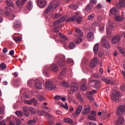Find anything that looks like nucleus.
Instances as JSON below:
<instances>
[{
    "label": "nucleus",
    "mask_w": 125,
    "mask_h": 125,
    "mask_svg": "<svg viewBox=\"0 0 125 125\" xmlns=\"http://www.w3.org/2000/svg\"><path fill=\"white\" fill-rule=\"evenodd\" d=\"M121 95V92L115 90L114 91L113 93L111 96V99L112 101H115L117 102L119 100V98H120V96Z\"/></svg>",
    "instance_id": "nucleus-4"
},
{
    "label": "nucleus",
    "mask_w": 125,
    "mask_h": 125,
    "mask_svg": "<svg viewBox=\"0 0 125 125\" xmlns=\"http://www.w3.org/2000/svg\"><path fill=\"white\" fill-rule=\"evenodd\" d=\"M27 84L29 85V87H32V86H35L36 84V80H30L27 82Z\"/></svg>",
    "instance_id": "nucleus-23"
},
{
    "label": "nucleus",
    "mask_w": 125,
    "mask_h": 125,
    "mask_svg": "<svg viewBox=\"0 0 125 125\" xmlns=\"http://www.w3.org/2000/svg\"><path fill=\"white\" fill-rule=\"evenodd\" d=\"M61 84L62 86H63V87H66L67 88L69 87V84L65 81H63L62 82Z\"/></svg>",
    "instance_id": "nucleus-40"
},
{
    "label": "nucleus",
    "mask_w": 125,
    "mask_h": 125,
    "mask_svg": "<svg viewBox=\"0 0 125 125\" xmlns=\"http://www.w3.org/2000/svg\"><path fill=\"white\" fill-rule=\"evenodd\" d=\"M69 47L70 49H74L76 47V43L71 42L69 43Z\"/></svg>",
    "instance_id": "nucleus-33"
},
{
    "label": "nucleus",
    "mask_w": 125,
    "mask_h": 125,
    "mask_svg": "<svg viewBox=\"0 0 125 125\" xmlns=\"http://www.w3.org/2000/svg\"><path fill=\"white\" fill-rule=\"evenodd\" d=\"M88 118L91 121H96V118H95V116L93 115H89Z\"/></svg>",
    "instance_id": "nucleus-44"
},
{
    "label": "nucleus",
    "mask_w": 125,
    "mask_h": 125,
    "mask_svg": "<svg viewBox=\"0 0 125 125\" xmlns=\"http://www.w3.org/2000/svg\"><path fill=\"white\" fill-rule=\"evenodd\" d=\"M93 8V6L92 4L89 3L87 5L86 8H85V12H88V11H90Z\"/></svg>",
    "instance_id": "nucleus-24"
},
{
    "label": "nucleus",
    "mask_w": 125,
    "mask_h": 125,
    "mask_svg": "<svg viewBox=\"0 0 125 125\" xmlns=\"http://www.w3.org/2000/svg\"><path fill=\"white\" fill-rule=\"evenodd\" d=\"M27 0H21V2H20V0H17L16 2V7L18 8H22L24 3H25Z\"/></svg>",
    "instance_id": "nucleus-9"
},
{
    "label": "nucleus",
    "mask_w": 125,
    "mask_h": 125,
    "mask_svg": "<svg viewBox=\"0 0 125 125\" xmlns=\"http://www.w3.org/2000/svg\"><path fill=\"white\" fill-rule=\"evenodd\" d=\"M15 124H16V125H20V122L19 121V120L16 119L15 120Z\"/></svg>",
    "instance_id": "nucleus-62"
},
{
    "label": "nucleus",
    "mask_w": 125,
    "mask_h": 125,
    "mask_svg": "<svg viewBox=\"0 0 125 125\" xmlns=\"http://www.w3.org/2000/svg\"><path fill=\"white\" fill-rule=\"evenodd\" d=\"M98 63V58H94L91 61L89 64V67L90 68H94L97 63Z\"/></svg>",
    "instance_id": "nucleus-8"
},
{
    "label": "nucleus",
    "mask_w": 125,
    "mask_h": 125,
    "mask_svg": "<svg viewBox=\"0 0 125 125\" xmlns=\"http://www.w3.org/2000/svg\"><path fill=\"white\" fill-rule=\"evenodd\" d=\"M101 85V83H100V82L97 81L95 82L94 84V87H95V88H99Z\"/></svg>",
    "instance_id": "nucleus-37"
},
{
    "label": "nucleus",
    "mask_w": 125,
    "mask_h": 125,
    "mask_svg": "<svg viewBox=\"0 0 125 125\" xmlns=\"http://www.w3.org/2000/svg\"><path fill=\"white\" fill-rule=\"evenodd\" d=\"M67 99H68L69 102H71L72 101V100L73 99V96H72L71 95H68Z\"/></svg>",
    "instance_id": "nucleus-61"
},
{
    "label": "nucleus",
    "mask_w": 125,
    "mask_h": 125,
    "mask_svg": "<svg viewBox=\"0 0 125 125\" xmlns=\"http://www.w3.org/2000/svg\"><path fill=\"white\" fill-rule=\"evenodd\" d=\"M77 96L78 100L83 103V98H82V96L81 95V94L80 93H78Z\"/></svg>",
    "instance_id": "nucleus-39"
},
{
    "label": "nucleus",
    "mask_w": 125,
    "mask_h": 125,
    "mask_svg": "<svg viewBox=\"0 0 125 125\" xmlns=\"http://www.w3.org/2000/svg\"><path fill=\"white\" fill-rule=\"evenodd\" d=\"M45 117L48 118V119H52V115L47 112V114H45Z\"/></svg>",
    "instance_id": "nucleus-60"
},
{
    "label": "nucleus",
    "mask_w": 125,
    "mask_h": 125,
    "mask_svg": "<svg viewBox=\"0 0 125 125\" xmlns=\"http://www.w3.org/2000/svg\"><path fill=\"white\" fill-rule=\"evenodd\" d=\"M38 114L40 116H45V114L47 115V112H45V110H38Z\"/></svg>",
    "instance_id": "nucleus-31"
},
{
    "label": "nucleus",
    "mask_w": 125,
    "mask_h": 125,
    "mask_svg": "<svg viewBox=\"0 0 125 125\" xmlns=\"http://www.w3.org/2000/svg\"><path fill=\"white\" fill-rule=\"evenodd\" d=\"M87 39L89 42H91L94 40V34L91 32H89L87 35Z\"/></svg>",
    "instance_id": "nucleus-14"
},
{
    "label": "nucleus",
    "mask_w": 125,
    "mask_h": 125,
    "mask_svg": "<svg viewBox=\"0 0 125 125\" xmlns=\"http://www.w3.org/2000/svg\"><path fill=\"white\" fill-rule=\"evenodd\" d=\"M5 3L8 5V6H10V7H13V3L11 0H6L5 1Z\"/></svg>",
    "instance_id": "nucleus-32"
},
{
    "label": "nucleus",
    "mask_w": 125,
    "mask_h": 125,
    "mask_svg": "<svg viewBox=\"0 0 125 125\" xmlns=\"http://www.w3.org/2000/svg\"><path fill=\"white\" fill-rule=\"evenodd\" d=\"M91 116H96V115H97V113L96 112V111H95V110H92L91 111Z\"/></svg>",
    "instance_id": "nucleus-57"
},
{
    "label": "nucleus",
    "mask_w": 125,
    "mask_h": 125,
    "mask_svg": "<svg viewBox=\"0 0 125 125\" xmlns=\"http://www.w3.org/2000/svg\"><path fill=\"white\" fill-rule=\"evenodd\" d=\"M27 8L28 10H32L33 8V2L30 0H28L27 2Z\"/></svg>",
    "instance_id": "nucleus-26"
},
{
    "label": "nucleus",
    "mask_w": 125,
    "mask_h": 125,
    "mask_svg": "<svg viewBox=\"0 0 125 125\" xmlns=\"http://www.w3.org/2000/svg\"><path fill=\"white\" fill-rule=\"evenodd\" d=\"M59 35H60V38H61V39H62V40H64L65 41L68 40V38H67V37L65 36L62 34L60 33Z\"/></svg>",
    "instance_id": "nucleus-48"
},
{
    "label": "nucleus",
    "mask_w": 125,
    "mask_h": 125,
    "mask_svg": "<svg viewBox=\"0 0 125 125\" xmlns=\"http://www.w3.org/2000/svg\"><path fill=\"white\" fill-rule=\"evenodd\" d=\"M118 110H125V104L124 105H121L118 107Z\"/></svg>",
    "instance_id": "nucleus-54"
},
{
    "label": "nucleus",
    "mask_w": 125,
    "mask_h": 125,
    "mask_svg": "<svg viewBox=\"0 0 125 125\" xmlns=\"http://www.w3.org/2000/svg\"><path fill=\"white\" fill-rule=\"evenodd\" d=\"M37 98L39 101H43L44 100L43 97L41 95H37Z\"/></svg>",
    "instance_id": "nucleus-41"
},
{
    "label": "nucleus",
    "mask_w": 125,
    "mask_h": 125,
    "mask_svg": "<svg viewBox=\"0 0 125 125\" xmlns=\"http://www.w3.org/2000/svg\"><path fill=\"white\" fill-rule=\"evenodd\" d=\"M65 57L62 56L58 60V64L60 67H63V66L65 65Z\"/></svg>",
    "instance_id": "nucleus-11"
},
{
    "label": "nucleus",
    "mask_w": 125,
    "mask_h": 125,
    "mask_svg": "<svg viewBox=\"0 0 125 125\" xmlns=\"http://www.w3.org/2000/svg\"><path fill=\"white\" fill-rule=\"evenodd\" d=\"M21 26V22L19 21H16L13 25L14 29L18 32L19 31V28Z\"/></svg>",
    "instance_id": "nucleus-10"
},
{
    "label": "nucleus",
    "mask_w": 125,
    "mask_h": 125,
    "mask_svg": "<svg viewBox=\"0 0 125 125\" xmlns=\"http://www.w3.org/2000/svg\"><path fill=\"white\" fill-rule=\"evenodd\" d=\"M114 28V26L110 22H108L106 24V32L108 35H111L112 32L111 30Z\"/></svg>",
    "instance_id": "nucleus-7"
},
{
    "label": "nucleus",
    "mask_w": 125,
    "mask_h": 125,
    "mask_svg": "<svg viewBox=\"0 0 125 125\" xmlns=\"http://www.w3.org/2000/svg\"><path fill=\"white\" fill-rule=\"evenodd\" d=\"M95 15L94 14H91L89 17H88V20H89L90 21L91 20H92V19H93V18H94Z\"/></svg>",
    "instance_id": "nucleus-55"
},
{
    "label": "nucleus",
    "mask_w": 125,
    "mask_h": 125,
    "mask_svg": "<svg viewBox=\"0 0 125 125\" xmlns=\"http://www.w3.org/2000/svg\"><path fill=\"white\" fill-rule=\"evenodd\" d=\"M110 12L113 15H117L118 14V10L116 8H112L110 9Z\"/></svg>",
    "instance_id": "nucleus-30"
},
{
    "label": "nucleus",
    "mask_w": 125,
    "mask_h": 125,
    "mask_svg": "<svg viewBox=\"0 0 125 125\" xmlns=\"http://www.w3.org/2000/svg\"><path fill=\"white\" fill-rule=\"evenodd\" d=\"M65 19L64 17L60 18L58 21H56L54 23V26L58 25L59 24H60V23H62V22H63V21H65Z\"/></svg>",
    "instance_id": "nucleus-21"
},
{
    "label": "nucleus",
    "mask_w": 125,
    "mask_h": 125,
    "mask_svg": "<svg viewBox=\"0 0 125 125\" xmlns=\"http://www.w3.org/2000/svg\"><path fill=\"white\" fill-rule=\"evenodd\" d=\"M90 111L89 110H83L82 113L83 115H87V114L89 113Z\"/></svg>",
    "instance_id": "nucleus-50"
},
{
    "label": "nucleus",
    "mask_w": 125,
    "mask_h": 125,
    "mask_svg": "<svg viewBox=\"0 0 125 125\" xmlns=\"http://www.w3.org/2000/svg\"><path fill=\"white\" fill-rule=\"evenodd\" d=\"M82 42H83V39H82V38H78L76 40V42L78 44L81 43Z\"/></svg>",
    "instance_id": "nucleus-53"
},
{
    "label": "nucleus",
    "mask_w": 125,
    "mask_h": 125,
    "mask_svg": "<svg viewBox=\"0 0 125 125\" xmlns=\"http://www.w3.org/2000/svg\"><path fill=\"white\" fill-rule=\"evenodd\" d=\"M102 81L105 83L106 84H114V82L112 80H108L105 77H103L102 78Z\"/></svg>",
    "instance_id": "nucleus-17"
},
{
    "label": "nucleus",
    "mask_w": 125,
    "mask_h": 125,
    "mask_svg": "<svg viewBox=\"0 0 125 125\" xmlns=\"http://www.w3.org/2000/svg\"><path fill=\"white\" fill-rule=\"evenodd\" d=\"M76 18H77V16H76V14H75V15L72 17H71L69 18L67 20H66V23H68L69 22H76Z\"/></svg>",
    "instance_id": "nucleus-20"
},
{
    "label": "nucleus",
    "mask_w": 125,
    "mask_h": 125,
    "mask_svg": "<svg viewBox=\"0 0 125 125\" xmlns=\"http://www.w3.org/2000/svg\"><path fill=\"white\" fill-rule=\"evenodd\" d=\"M87 82L86 79H83L82 80L81 89L83 90H85L86 89V85H85V83H86Z\"/></svg>",
    "instance_id": "nucleus-18"
},
{
    "label": "nucleus",
    "mask_w": 125,
    "mask_h": 125,
    "mask_svg": "<svg viewBox=\"0 0 125 125\" xmlns=\"http://www.w3.org/2000/svg\"><path fill=\"white\" fill-rule=\"evenodd\" d=\"M101 42H102V45L104 47V48H106V49H108L110 48V43L108 41H106V39L105 38H103L101 40Z\"/></svg>",
    "instance_id": "nucleus-5"
},
{
    "label": "nucleus",
    "mask_w": 125,
    "mask_h": 125,
    "mask_svg": "<svg viewBox=\"0 0 125 125\" xmlns=\"http://www.w3.org/2000/svg\"><path fill=\"white\" fill-rule=\"evenodd\" d=\"M0 68H1V70H5V69H6V65L3 63H2L0 64Z\"/></svg>",
    "instance_id": "nucleus-47"
},
{
    "label": "nucleus",
    "mask_w": 125,
    "mask_h": 125,
    "mask_svg": "<svg viewBox=\"0 0 125 125\" xmlns=\"http://www.w3.org/2000/svg\"><path fill=\"white\" fill-rule=\"evenodd\" d=\"M83 110H90V106L88 105H84Z\"/></svg>",
    "instance_id": "nucleus-59"
},
{
    "label": "nucleus",
    "mask_w": 125,
    "mask_h": 125,
    "mask_svg": "<svg viewBox=\"0 0 125 125\" xmlns=\"http://www.w3.org/2000/svg\"><path fill=\"white\" fill-rule=\"evenodd\" d=\"M56 86L53 84V82L50 81H47L46 82L45 88L48 90H52V89H55Z\"/></svg>",
    "instance_id": "nucleus-3"
},
{
    "label": "nucleus",
    "mask_w": 125,
    "mask_h": 125,
    "mask_svg": "<svg viewBox=\"0 0 125 125\" xmlns=\"http://www.w3.org/2000/svg\"><path fill=\"white\" fill-rule=\"evenodd\" d=\"M23 114L26 116V117H29V116H30V110H24L23 111Z\"/></svg>",
    "instance_id": "nucleus-43"
},
{
    "label": "nucleus",
    "mask_w": 125,
    "mask_h": 125,
    "mask_svg": "<svg viewBox=\"0 0 125 125\" xmlns=\"http://www.w3.org/2000/svg\"><path fill=\"white\" fill-rule=\"evenodd\" d=\"M49 70H50V71H52V72H53V73H58V72H59L58 65L55 63H52L50 65L49 68H48L47 67H45L44 69L42 70V73L45 77H47V76H48L47 71Z\"/></svg>",
    "instance_id": "nucleus-1"
},
{
    "label": "nucleus",
    "mask_w": 125,
    "mask_h": 125,
    "mask_svg": "<svg viewBox=\"0 0 125 125\" xmlns=\"http://www.w3.org/2000/svg\"><path fill=\"white\" fill-rule=\"evenodd\" d=\"M93 76L94 78H97V79H99V78H101V74H100L99 73H94V74L93 75Z\"/></svg>",
    "instance_id": "nucleus-46"
},
{
    "label": "nucleus",
    "mask_w": 125,
    "mask_h": 125,
    "mask_svg": "<svg viewBox=\"0 0 125 125\" xmlns=\"http://www.w3.org/2000/svg\"><path fill=\"white\" fill-rule=\"evenodd\" d=\"M63 122L64 123H67V124H69V125H72L73 124V120L70 118L64 119L63 120Z\"/></svg>",
    "instance_id": "nucleus-34"
},
{
    "label": "nucleus",
    "mask_w": 125,
    "mask_h": 125,
    "mask_svg": "<svg viewBox=\"0 0 125 125\" xmlns=\"http://www.w3.org/2000/svg\"><path fill=\"white\" fill-rule=\"evenodd\" d=\"M70 89L71 91H73V92L77 91V90H78V84H77V83H72L70 85Z\"/></svg>",
    "instance_id": "nucleus-13"
},
{
    "label": "nucleus",
    "mask_w": 125,
    "mask_h": 125,
    "mask_svg": "<svg viewBox=\"0 0 125 125\" xmlns=\"http://www.w3.org/2000/svg\"><path fill=\"white\" fill-rule=\"evenodd\" d=\"M76 22L78 23V24H80L82 21H83V20L82 19V17H79V13H76Z\"/></svg>",
    "instance_id": "nucleus-28"
},
{
    "label": "nucleus",
    "mask_w": 125,
    "mask_h": 125,
    "mask_svg": "<svg viewBox=\"0 0 125 125\" xmlns=\"http://www.w3.org/2000/svg\"><path fill=\"white\" fill-rule=\"evenodd\" d=\"M67 72V69L66 68L63 69L62 72L60 73V74L58 76V79L60 80H61L62 79V76H64L65 74H66V72Z\"/></svg>",
    "instance_id": "nucleus-27"
},
{
    "label": "nucleus",
    "mask_w": 125,
    "mask_h": 125,
    "mask_svg": "<svg viewBox=\"0 0 125 125\" xmlns=\"http://www.w3.org/2000/svg\"><path fill=\"white\" fill-rule=\"evenodd\" d=\"M117 8H121V7H125V0H120L119 2L116 4Z\"/></svg>",
    "instance_id": "nucleus-15"
},
{
    "label": "nucleus",
    "mask_w": 125,
    "mask_h": 125,
    "mask_svg": "<svg viewBox=\"0 0 125 125\" xmlns=\"http://www.w3.org/2000/svg\"><path fill=\"white\" fill-rule=\"evenodd\" d=\"M32 103H33L34 106H37L38 105V103L37 102V101L35 100L34 99H33L31 100Z\"/></svg>",
    "instance_id": "nucleus-56"
},
{
    "label": "nucleus",
    "mask_w": 125,
    "mask_h": 125,
    "mask_svg": "<svg viewBox=\"0 0 125 125\" xmlns=\"http://www.w3.org/2000/svg\"><path fill=\"white\" fill-rule=\"evenodd\" d=\"M74 35L76 37H83V31L79 28H76L75 30Z\"/></svg>",
    "instance_id": "nucleus-12"
},
{
    "label": "nucleus",
    "mask_w": 125,
    "mask_h": 125,
    "mask_svg": "<svg viewBox=\"0 0 125 125\" xmlns=\"http://www.w3.org/2000/svg\"><path fill=\"white\" fill-rule=\"evenodd\" d=\"M118 50H119L120 53L122 54L124 56H125V49L121 47H118Z\"/></svg>",
    "instance_id": "nucleus-35"
},
{
    "label": "nucleus",
    "mask_w": 125,
    "mask_h": 125,
    "mask_svg": "<svg viewBox=\"0 0 125 125\" xmlns=\"http://www.w3.org/2000/svg\"><path fill=\"white\" fill-rule=\"evenodd\" d=\"M73 61L72 59L68 58L67 61V63H73Z\"/></svg>",
    "instance_id": "nucleus-64"
},
{
    "label": "nucleus",
    "mask_w": 125,
    "mask_h": 125,
    "mask_svg": "<svg viewBox=\"0 0 125 125\" xmlns=\"http://www.w3.org/2000/svg\"><path fill=\"white\" fill-rule=\"evenodd\" d=\"M69 7L72 8V9H75V10L78 8V5L76 4H71L69 5Z\"/></svg>",
    "instance_id": "nucleus-42"
},
{
    "label": "nucleus",
    "mask_w": 125,
    "mask_h": 125,
    "mask_svg": "<svg viewBox=\"0 0 125 125\" xmlns=\"http://www.w3.org/2000/svg\"><path fill=\"white\" fill-rule=\"evenodd\" d=\"M52 7H53V2H50L48 7H47L44 11L45 13H48V12L51 10Z\"/></svg>",
    "instance_id": "nucleus-19"
},
{
    "label": "nucleus",
    "mask_w": 125,
    "mask_h": 125,
    "mask_svg": "<svg viewBox=\"0 0 125 125\" xmlns=\"http://www.w3.org/2000/svg\"><path fill=\"white\" fill-rule=\"evenodd\" d=\"M98 49H99V46L98 45V43H96L93 48V51L95 54L98 53Z\"/></svg>",
    "instance_id": "nucleus-29"
},
{
    "label": "nucleus",
    "mask_w": 125,
    "mask_h": 125,
    "mask_svg": "<svg viewBox=\"0 0 125 125\" xmlns=\"http://www.w3.org/2000/svg\"><path fill=\"white\" fill-rule=\"evenodd\" d=\"M61 106L63 108H64V109H65V110H68V104H67V103L65 104V105H64L63 104H61Z\"/></svg>",
    "instance_id": "nucleus-52"
},
{
    "label": "nucleus",
    "mask_w": 125,
    "mask_h": 125,
    "mask_svg": "<svg viewBox=\"0 0 125 125\" xmlns=\"http://www.w3.org/2000/svg\"><path fill=\"white\" fill-rule=\"evenodd\" d=\"M115 20H116V21H123V20H124V18L123 16H116L115 18Z\"/></svg>",
    "instance_id": "nucleus-38"
},
{
    "label": "nucleus",
    "mask_w": 125,
    "mask_h": 125,
    "mask_svg": "<svg viewBox=\"0 0 125 125\" xmlns=\"http://www.w3.org/2000/svg\"><path fill=\"white\" fill-rule=\"evenodd\" d=\"M35 83V87L37 89H41L42 88V83H41L38 80H36Z\"/></svg>",
    "instance_id": "nucleus-25"
},
{
    "label": "nucleus",
    "mask_w": 125,
    "mask_h": 125,
    "mask_svg": "<svg viewBox=\"0 0 125 125\" xmlns=\"http://www.w3.org/2000/svg\"><path fill=\"white\" fill-rule=\"evenodd\" d=\"M13 40L14 41H15V42H21V41H22V39H21V38L19 37H15L13 39Z\"/></svg>",
    "instance_id": "nucleus-49"
},
{
    "label": "nucleus",
    "mask_w": 125,
    "mask_h": 125,
    "mask_svg": "<svg viewBox=\"0 0 125 125\" xmlns=\"http://www.w3.org/2000/svg\"><path fill=\"white\" fill-rule=\"evenodd\" d=\"M121 89L123 91H125V84H123V85H121Z\"/></svg>",
    "instance_id": "nucleus-63"
},
{
    "label": "nucleus",
    "mask_w": 125,
    "mask_h": 125,
    "mask_svg": "<svg viewBox=\"0 0 125 125\" xmlns=\"http://www.w3.org/2000/svg\"><path fill=\"white\" fill-rule=\"evenodd\" d=\"M16 115L18 116V117H21L23 115V113L20 110H18L16 112Z\"/></svg>",
    "instance_id": "nucleus-51"
},
{
    "label": "nucleus",
    "mask_w": 125,
    "mask_h": 125,
    "mask_svg": "<svg viewBox=\"0 0 125 125\" xmlns=\"http://www.w3.org/2000/svg\"><path fill=\"white\" fill-rule=\"evenodd\" d=\"M120 41H121V37L120 35H117L112 38V43H118Z\"/></svg>",
    "instance_id": "nucleus-16"
},
{
    "label": "nucleus",
    "mask_w": 125,
    "mask_h": 125,
    "mask_svg": "<svg viewBox=\"0 0 125 125\" xmlns=\"http://www.w3.org/2000/svg\"><path fill=\"white\" fill-rule=\"evenodd\" d=\"M59 28H60L59 26H55L53 29V31L54 32V33H56V34H57V33H58V32H59Z\"/></svg>",
    "instance_id": "nucleus-45"
},
{
    "label": "nucleus",
    "mask_w": 125,
    "mask_h": 125,
    "mask_svg": "<svg viewBox=\"0 0 125 125\" xmlns=\"http://www.w3.org/2000/svg\"><path fill=\"white\" fill-rule=\"evenodd\" d=\"M54 100H59V99H61V96L56 95L54 98Z\"/></svg>",
    "instance_id": "nucleus-58"
},
{
    "label": "nucleus",
    "mask_w": 125,
    "mask_h": 125,
    "mask_svg": "<svg viewBox=\"0 0 125 125\" xmlns=\"http://www.w3.org/2000/svg\"><path fill=\"white\" fill-rule=\"evenodd\" d=\"M39 7L41 8H43L46 6L47 4V1L46 0H37Z\"/></svg>",
    "instance_id": "nucleus-6"
},
{
    "label": "nucleus",
    "mask_w": 125,
    "mask_h": 125,
    "mask_svg": "<svg viewBox=\"0 0 125 125\" xmlns=\"http://www.w3.org/2000/svg\"><path fill=\"white\" fill-rule=\"evenodd\" d=\"M125 113V110H117L116 111L117 116H121Z\"/></svg>",
    "instance_id": "nucleus-36"
},
{
    "label": "nucleus",
    "mask_w": 125,
    "mask_h": 125,
    "mask_svg": "<svg viewBox=\"0 0 125 125\" xmlns=\"http://www.w3.org/2000/svg\"><path fill=\"white\" fill-rule=\"evenodd\" d=\"M125 123V120L123 117H120L117 120V125H123Z\"/></svg>",
    "instance_id": "nucleus-22"
},
{
    "label": "nucleus",
    "mask_w": 125,
    "mask_h": 125,
    "mask_svg": "<svg viewBox=\"0 0 125 125\" xmlns=\"http://www.w3.org/2000/svg\"><path fill=\"white\" fill-rule=\"evenodd\" d=\"M4 13L6 16H8L10 20H13L15 18L14 14L11 12V9L9 7H6L4 9Z\"/></svg>",
    "instance_id": "nucleus-2"
}]
</instances>
